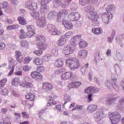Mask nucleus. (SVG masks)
I'll use <instances>...</instances> for the list:
<instances>
[{
    "label": "nucleus",
    "mask_w": 124,
    "mask_h": 124,
    "mask_svg": "<svg viewBox=\"0 0 124 124\" xmlns=\"http://www.w3.org/2000/svg\"><path fill=\"white\" fill-rule=\"evenodd\" d=\"M35 41L39 50H34L33 54L38 57H40L43 54L42 51H45L48 47V45L46 43V38L43 35H37L35 37Z\"/></svg>",
    "instance_id": "1"
},
{
    "label": "nucleus",
    "mask_w": 124,
    "mask_h": 124,
    "mask_svg": "<svg viewBox=\"0 0 124 124\" xmlns=\"http://www.w3.org/2000/svg\"><path fill=\"white\" fill-rule=\"evenodd\" d=\"M81 39V36L76 35L74 36L71 40V44L65 46L63 49V53L64 55H70L74 52L75 46L77 45V43Z\"/></svg>",
    "instance_id": "2"
},
{
    "label": "nucleus",
    "mask_w": 124,
    "mask_h": 124,
    "mask_svg": "<svg viewBox=\"0 0 124 124\" xmlns=\"http://www.w3.org/2000/svg\"><path fill=\"white\" fill-rule=\"evenodd\" d=\"M65 64L70 70H75L80 67V61L75 57H71L65 61Z\"/></svg>",
    "instance_id": "3"
},
{
    "label": "nucleus",
    "mask_w": 124,
    "mask_h": 124,
    "mask_svg": "<svg viewBox=\"0 0 124 124\" xmlns=\"http://www.w3.org/2000/svg\"><path fill=\"white\" fill-rule=\"evenodd\" d=\"M109 116L111 124H117L121 120V114L117 111L109 113Z\"/></svg>",
    "instance_id": "4"
},
{
    "label": "nucleus",
    "mask_w": 124,
    "mask_h": 124,
    "mask_svg": "<svg viewBox=\"0 0 124 124\" xmlns=\"http://www.w3.org/2000/svg\"><path fill=\"white\" fill-rule=\"evenodd\" d=\"M86 10H90L89 14L88 15L89 19L90 20H95L97 16V13L94 11V8L91 6L88 5L87 7H85Z\"/></svg>",
    "instance_id": "5"
},
{
    "label": "nucleus",
    "mask_w": 124,
    "mask_h": 124,
    "mask_svg": "<svg viewBox=\"0 0 124 124\" xmlns=\"http://www.w3.org/2000/svg\"><path fill=\"white\" fill-rule=\"evenodd\" d=\"M70 78H76V75H74L72 72H66L63 73L62 75V80H68V79H70Z\"/></svg>",
    "instance_id": "6"
},
{
    "label": "nucleus",
    "mask_w": 124,
    "mask_h": 124,
    "mask_svg": "<svg viewBox=\"0 0 124 124\" xmlns=\"http://www.w3.org/2000/svg\"><path fill=\"white\" fill-rule=\"evenodd\" d=\"M113 15L112 14L107 12L102 15V19L105 24L109 23V20H112Z\"/></svg>",
    "instance_id": "7"
},
{
    "label": "nucleus",
    "mask_w": 124,
    "mask_h": 124,
    "mask_svg": "<svg viewBox=\"0 0 124 124\" xmlns=\"http://www.w3.org/2000/svg\"><path fill=\"white\" fill-rule=\"evenodd\" d=\"M36 23L39 28H44L46 26V18L44 16H42L38 19Z\"/></svg>",
    "instance_id": "8"
},
{
    "label": "nucleus",
    "mask_w": 124,
    "mask_h": 124,
    "mask_svg": "<svg viewBox=\"0 0 124 124\" xmlns=\"http://www.w3.org/2000/svg\"><path fill=\"white\" fill-rule=\"evenodd\" d=\"M31 77L35 80H41L43 78V76L37 71H34L31 73Z\"/></svg>",
    "instance_id": "9"
},
{
    "label": "nucleus",
    "mask_w": 124,
    "mask_h": 124,
    "mask_svg": "<svg viewBox=\"0 0 124 124\" xmlns=\"http://www.w3.org/2000/svg\"><path fill=\"white\" fill-rule=\"evenodd\" d=\"M68 18L71 21H77L80 18V14L78 13L73 12L69 15Z\"/></svg>",
    "instance_id": "10"
},
{
    "label": "nucleus",
    "mask_w": 124,
    "mask_h": 124,
    "mask_svg": "<svg viewBox=\"0 0 124 124\" xmlns=\"http://www.w3.org/2000/svg\"><path fill=\"white\" fill-rule=\"evenodd\" d=\"M42 89L46 91V92H48L49 91H52L54 89V87L49 82H45L43 84Z\"/></svg>",
    "instance_id": "11"
},
{
    "label": "nucleus",
    "mask_w": 124,
    "mask_h": 124,
    "mask_svg": "<svg viewBox=\"0 0 124 124\" xmlns=\"http://www.w3.org/2000/svg\"><path fill=\"white\" fill-rule=\"evenodd\" d=\"M82 85V82L81 81H74L70 83L68 85V89H73L74 88H78Z\"/></svg>",
    "instance_id": "12"
},
{
    "label": "nucleus",
    "mask_w": 124,
    "mask_h": 124,
    "mask_svg": "<svg viewBox=\"0 0 124 124\" xmlns=\"http://www.w3.org/2000/svg\"><path fill=\"white\" fill-rule=\"evenodd\" d=\"M16 61H17L18 62H19L20 63H21V62H23V60H24V56L23 55V54H22L21 52H20L19 51H16Z\"/></svg>",
    "instance_id": "13"
},
{
    "label": "nucleus",
    "mask_w": 124,
    "mask_h": 124,
    "mask_svg": "<svg viewBox=\"0 0 124 124\" xmlns=\"http://www.w3.org/2000/svg\"><path fill=\"white\" fill-rule=\"evenodd\" d=\"M28 30V37H32L33 35H35V29L32 28L31 26H28L27 27Z\"/></svg>",
    "instance_id": "14"
},
{
    "label": "nucleus",
    "mask_w": 124,
    "mask_h": 124,
    "mask_svg": "<svg viewBox=\"0 0 124 124\" xmlns=\"http://www.w3.org/2000/svg\"><path fill=\"white\" fill-rule=\"evenodd\" d=\"M50 28V32L52 35H60L62 33L61 31H58V29L56 28V26L54 25H51Z\"/></svg>",
    "instance_id": "15"
},
{
    "label": "nucleus",
    "mask_w": 124,
    "mask_h": 124,
    "mask_svg": "<svg viewBox=\"0 0 124 124\" xmlns=\"http://www.w3.org/2000/svg\"><path fill=\"white\" fill-rule=\"evenodd\" d=\"M68 14L66 10H63L62 12H59L58 14L57 19L58 21H60L62 18H64Z\"/></svg>",
    "instance_id": "16"
},
{
    "label": "nucleus",
    "mask_w": 124,
    "mask_h": 124,
    "mask_svg": "<svg viewBox=\"0 0 124 124\" xmlns=\"http://www.w3.org/2000/svg\"><path fill=\"white\" fill-rule=\"evenodd\" d=\"M87 56L88 52L85 49L79 51L78 54V57L79 59H85Z\"/></svg>",
    "instance_id": "17"
},
{
    "label": "nucleus",
    "mask_w": 124,
    "mask_h": 124,
    "mask_svg": "<svg viewBox=\"0 0 124 124\" xmlns=\"http://www.w3.org/2000/svg\"><path fill=\"white\" fill-rule=\"evenodd\" d=\"M62 25H63L64 27L68 30H71V29L73 28V24L67 20H63L62 22Z\"/></svg>",
    "instance_id": "18"
},
{
    "label": "nucleus",
    "mask_w": 124,
    "mask_h": 124,
    "mask_svg": "<svg viewBox=\"0 0 124 124\" xmlns=\"http://www.w3.org/2000/svg\"><path fill=\"white\" fill-rule=\"evenodd\" d=\"M33 62L36 65H42L43 64V60L38 57L35 58Z\"/></svg>",
    "instance_id": "19"
},
{
    "label": "nucleus",
    "mask_w": 124,
    "mask_h": 124,
    "mask_svg": "<svg viewBox=\"0 0 124 124\" xmlns=\"http://www.w3.org/2000/svg\"><path fill=\"white\" fill-rule=\"evenodd\" d=\"M20 34L19 37L20 39H25V38H28V33L25 31V30L21 29L20 30Z\"/></svg>",
    "instance_id": "20"
},
{
    "label": "nucleus",
    "mask_w": 124,
    "mask_h": 124,
    "mask_svg": "<svg viewBox=\"0 0 124 124\" xmlns=\"http://www.w3.org/2000/svg\"><path fill=\"white\" fill-rule=\"evenodd\" d=\"M21 86L22 87H25V88H33V84L31 82L23 81L20 84Z\"/></svg>",
    "instance_id": "21"
},
{
    "label": "nucleus",
    "mask_w": 124,
    "mask_h": 124,
    "mask_svg": "<svg viewBox=\"0 0 124 124\" xmlns=\"http://www.w3.org/2000/svg\"><path fill=\"white\" fill-rule=\"evenodd\" d=\"M25 97L26 99H28V100H30V101H34V100H35V95L31 93H27Z\"/></svg>",
    "instance_id": "22"
},
{
    "label": "nucleus",
    "mask_w": 124,
    "mask_h": 124,
    "mask_svg": "<svg viewBox=\"0 0 124 124\" xmlns=\"http://www.w3.org/2000/svg\"><path fill=\"white\" fill-rule=\"evenodd\" d=\"M92 32L94 34L98 35V34H101L102 33V30L99 28H93L92 29Z\"/></svg>",
    "instance_id": "23"
},
{
    "label": "nucleus",
    "mask_w": 124,
    "mask_h": 124,
    "mask_svg": "<svg viewBox=\"0 0 124 124\" xmlns=\"http://www.w3.org/2000/svg\"><path fill=\"white\" fill-rule=\"evenodd\" d=\"M54 65L56 67H61L63 65V61L62 59H57L54 62Z\"/></svg>",
    "instance_id": "24"
},
{
    "label": "nucleus",
    "mask_w": 124,
    "mask_h": 124,
    "mask_svg": "<svg viewBox=\"0 0 124 124\" xmlns=\"http://www.w3.org/2000/svg\"><path fill=\"white\" fill-rule=\"evenodd\" d=\"M66 43V39L64 38H62L59 39L57 41V45L58 46H63Z\"/></svg>",
    "instance_id": "25"
},
{
    "label": "nucleus",
    "mask_w": 124,
    "mask_h": 124,
    "mask_svg": "<svg viewBox=\"0 0 124 124\" xmlns=\"http://www.w3.org/2000/svg\"><path fill=\"white\" fill-rule=\"evenodd\" d=\"M95 91V88L93 86L87 88L84 91L85 93H94Z\"/></svg>",
    "instance_id": "26"
},
{
    "label": "nucleus",
    "mask_w": 124,
    "mask_h": 124,
    "mask_svg": "<svg viewBox=\"0 0 124 124\" xmlns=\"http://www.w3.org/2000/svg\"><path fill=\"white\" fill-rule=\"evenodd\" d=\"M17 20L19 24L22 26L27 25V20L23 17L19 16L17 18Z\"/></svg>",
    "instance_id": "27"
},
{
    "label": "nucleus",
    "mask_w": 124,
    "mask_h": 124,
    "mask_svg": "<svg viewBox=\"0 0 124 124\" xmlns=\"http://www.w3.org/2000/svg\"><path fill=\"white\" fill-rule=\"evenodd\" d=\"M27 7L29 9H31V10H34V9H36L37 7V3L34 2H32L30 5L27 6Z\"/></svg>",
    "instance_id": "28"
},
{
    "label": "nucleus",
    "mask_w": 124,
    "mask_h": 124,
    "mask_svg": "<svg viewBox=\"0 0 124 124\" xmlns=\"http://www.w3.org/2000/svg\"><path fill=\"white\" fill-rule=\"evenodd\" d=\"M7 82V78H4L0 80V89H2Z\"/></svg>",
    "instance_id": "29"
},
{
    "label": "nucleus",
    "mask_w": 124,
    "mask_h": 124,
    "mask_svg": "<svg viewBox=\"0 0 124 124\" xmlns=\"http://www.w3.org/2000/svg\"><path fill=\"white\" fill-rule=\"evenodd\" d=\"M79 45L80 48H86V47H88V44L87 42L85 41H80L79 42Z\"/></svg>",
    "instance_id": "30"
},
{
    "label": "nucleus",
    "mask_w": 124,
    "mask_h": 124,
    "mask_svg": "<svg viewBox=\"0 0 124 124\" xmlns=\"http://www.w3.org/2000/svg\"><path fill=\"white\" fill-rule=\"evenodd\" d=\"M64 99L65 102H64V103L63 105V106L64 107V106H65L66 103H67V102H69V101H70V100H71V98H70L69 95H65L64 96V99Z\"/></svg>",
    "instance_id": "31"
},
{
    "label": "nucleus",
    "mask_w": 124,
    "mask_h": 124,
    "mask_svg": "<svg viewBox=\"0 0 124 124\" xmlns=\"http://www.w3.org/2000/svg\"><path fill=\"white\" fill-rule=\"evenodd\" d=\"M19 26L18 25H11L7 27V30L8 31H11V30H16V29H19Z\"/></svg>",
    "instance_id": "32"
},
{
    "label": "nucleus",
    "mask_w": 124,
    "mask_h": 124,
    "mask_svg": "<svg viewBox=\"0 0 124 124\" xmlns=\"http://www.w3.org/2000/svg\"><path fill=\"white\" fill-rule=\"evenodd\" d=\"M88 109H89L90 111L93 112V111H95V110L97 109V106L95 105H91L88 107Z\"/></svg>",
    "instance_id": "33"
},
{
    "label": "nucleus",
    "mask_w": 124,
    "mask_h": 124,
    "mask_svg": "<svg viewBox=\"0 0 124 124\" xmlns=\"http://www.w3.org/2000/svg\"><path fill=\"white\" fill-rule=\"evenodd\" d=\"M19 83H20V80L18 78H15L13 79V81H12V84L14 86H17Z\"/></svg>",
    "instance_id": "34"
},
{
    "label": "nucleus",
    "mask_w": 124,
    "mask_h": 124,
    "mask_svg": "<svg viewBox=\"0 0 124 124\" xmlns=\"http://www.w3.org/2000/svg\"><path fill=\"white\" fill-rule=\"evenodd\" d=\"M31 15L33 19H38L39 18V13L37 12H33L31 13Z\"/></svg>",
    "instance_id": "35"
},
{
    "label": "nucleus",
    "mask_w": 124,
    "mask_h": 124,
    "mask_svg": "<svg viewBox=\"0 0 124 124\" xmlns=\"http://www.w3.org/2000/svg\"><path fill=\"white\" fill-rule=\"evenodd\" d=\"M95 116H96L97 118L103 117H104V113L102 111H98L95 113Z\"/></svg>",
    "instance_id": "36"
},
{
    "label": "nucleus",
    "mask_w": 124,
    "mask_h": 124,
    "mask_svg": "<svg viewBox=\"0 0 124 124\" xmlns=\"http://www.w3.org/2000/svg\"><path fill=\"white\" fill-rule=\"evenodd\" d=\"M0 124H11V122L9 118H7L4 119L3 122H0Z\"/></svg>",
    "instance_id": "37"
},
{
    "label": "nucleus",
    "mask_w": 124,
    "mask_h": 124,
    "mask_svg": "<svg viewBox=\"0 0 124 124\" xmlns=\"http://www.w3.org/2000/svg\"><path fill=\"white\" fill-rule=\"evenodd\" d=\"M79 2L81 5H86L90 2V0H80Z\"/></svg>",
    "instance_id": "38"
},
{
    "label": "nucleus",
    "mask_w": 124,
    "mask_h": 124,
    "mask_svg": "<svg viewBox=\"0 0 124 124\" xmlns=\"http://www.w3.org/2000/svg\"><path fill=\"white\" fill-rule=\"evenodd\" d=\"M32 60V58H31V57L30 56H28L25 58L24 61V63H29V62H31V61Z\"/></svg>",
    "instance_id": "39"
},
{
    "label": "nucleus",
    "mask_w": 124,
    "mask_h": 124,
    "mask_svg": "<svg viewBox=\"0 0 124 124\" xmlns=\"http://www.w3.org/2000/svg\"><path fill=\"white\" fill-rule=\"evenodd\" d=\"M73 35V33L72 32H67L65 33L64 37L65 38H70V37H72Z\"/></svg>",
    "instance_id": "40"
},
{
    "label": "nucleus",
    "mask_w": 124,
    "mask_h": 124,
    "mask_svg": "<svg viewBox=\"0 0 124 124\" xmlns=\"http://www.w3.org/2000/svg\"><path fill=\"white\" fill-rule=\"evenodd\" d=\"M51 54H47L46 56L43 57V59L46 62H49L51 60Z\"/></svg>",
    "instance_id": "41"
},
{
    "label": "nucleus",
    "mask_w": 124,
    "mask_h": 124,
    "mask_svg": "<svg viewBox=\"0 0 124 124\" xmlns=\"http://www.w3.org/2000/svg\"><path fill=\"white\" fill-rule=\"evenodd\" d=\"M37 70L39 72H44L45 71V67L43 66H40L37 67Z\"/></svg>",
    "instance_id": "42"
},
{
    "label": "nucleus",
    "mask_w": 124,
    "mask_h": 124,
    "mask_svg": "<svg viewBox=\"0 0 124 124\" xmlns=\"http://www.w3.org/2000/svg\"><path fill=\"white\" fill-rule=\"evenodd\" d=\"M57 104V102H53V100H49L47 104V106H51V105H56Z\"/></svg>",
    "instance_id": "43"
},
{
    "label": "nucleus",
    "mask_w": 124,
    "mask_h": 124,
    "mask_svg": "<svg viewBox=\"0 0 124 124\" xmlns=\"http://www.w3.org/2000/svg\"><path fill=\"white\" fill-rule=\"evenodd\" d=\"M115 8H116V7H115L114 5H110L106 8V10L107 11H110V10H113V9H115Z\"/></svg>",
    "instance_id": "44"
},
{
    "label": "nucleus",
    "mask_w": 124,
    "mask_h": 124,
    "mask_svg": "<svg viewBox=\"0 0 124 124\" xmlns=\"http://www.w3.org/2000/svg\"><path fill=\"white\" fill-rule=\"evenodd\" d=\"M21 45L22 47H28L29 43L27 41H23L21 42Z\"/></svg>",
    "instance_id": "45"
},
{
    "label": "nucleus",
    "mask_w": 124,
    "mask_h": 124,
    "mask_svg": "<svg viewBox=\"0 0 124 124\" xmlns=\"http://www.w3.org/2000/svg\"><path fill=\"white\" fill-rule=\"evenodd\" d=\"M23 71H25V72H27V71H30L31 70V67L25 65L23 67Z\"/></svg>",
    "instance_id": "46"
},
{
    "label": "nucleus",
    "mask_w": 124,
    "mask_h": 124,
    "mask_svg": "<svg viewBox=\"0 0 124 124\" xmlns=\"http://www.w3.org/2000/svg\"><path fill=\"white\" fill-rule=\"evenodd\" d=\"M82 106L77 105V106L72 109V111H75V110H82Z\"/></svg>",
    "instance_id": "47"
},
{
    "label": "nucleus",
    "mask_w": 124,
    "mask_h": 124,
    "mask_svg": "<svg viewBox=\"0 0 124 124\" xmlns=\"http://www.w3.org/2000/svg\"><path fill=\"white\" fill-rule=\"evenodd\" d=\"M49 0H43L41 1V5H45L48 4L49 3Z\"/></svg>",
    "instance_id": "48"
},
{
    "label": "nucleus",
    "mask_w": 124,
    "mask_h": 124,
    "mask_svg": "<svg viewBox=\"0 0 124 124\" xmlns=\"http://www.w3.org/2000/svg\"><path fill=\"white\" fill-rule=\"evenodd\" d=\"M2 94L3 95H7L8 94V90L6 89H4L2 90Z\"/></svg>",
    "instance_id": "49"
},
{
    "label": "nucleus",
    "mask_w": 124,
    "mask_h": 124,
    "mask_svg": "<svg viewBox=\"0 0 124 124\" xmlns=\"http://www.w3.org/2000/svg\"><path fill=\"white\" fill-rule=\"evenodd\" d=\"M55 108L59 112H62V106L61 105H56Z\"/></svg>",
    "instance_id": "50"
},
{
    "label": "nucleus",
    "mask_w": 124,
    "mask_h": 124,
    "mask_svg": "<svg viewBox=\"0 0 124 124\" xmlns=\"http://www.w3.org/2000/svg\"><path fill=\"white\" fill-rule=\"evenodd\" d=\"M9 69H11L9 75H12L13 74V72H14V66H12V67L10 66Z\"/></svg>",
    "instance_id": "51"
},
{
    "label": "nucleus",
    "mask_w": 124,
    "mask_h": 124,
    "mask_svg": "<svg viewBox=\"0 0 124 124\" xmlns=\"http://www.w3.org/2000/svg\"><path fill=\"white\" fill-rule=\"evenodd\" d=\"M93 94H90L88 95V100L89 102H91V101H93Z\"/></svg>",
    "instance_id": "52"
},
{
    "label": "nucleus",
    "mask_w": 124,
    "mask_h": 124,
    "mask_svg": "<svg viewBox=\"0 0 124 124\" xmlns=\"http://www.w3.org/2000/svg\"><path fill=\"white\" fill-rule=\"evenodd\" d=\"M22 74L23 73L22 72V71H18L15 73V75L17 76H22Z\"/></svg>",
    "instance_id": "53"
},
{
    "label": "nucleus",
    "mask_w": 124,
    "mask_h": 124,
    "mask_svg": "<svg viewBox=\"0 0 124 124\" xmlns=\"http://www.w3.org/2000/svg\"><path fill=\"white\" fill-rule=\"evenodd\" d=\"M22 115L23 116V118H25L26 119H29V114L27 113L26 112H22Z\"/></svg>",
    "instance_id": "54"
},
{
    "label": "nucleus",
    "mask_w": 124,
    "mask_h": 124,
    "mask_svg": "<svg viewBox=\"0 0 124 124\" xmlns=\"http://www.w3.org/2000/svg\"><path fill=\"white\" fill-rule=\"evenodd\" d=\"M8 110L7 109V108H2L1 109V112L2 113V114H6V112H8Z\"/></svg>",
    "instance_id": "55"
},
{
    "label": "nucleus",
    "mask_w": 124,
    "mask_h": 124,
    "mask_svg": "<svg viewBox=\"0 0 124 124\" xmlns=\"http://www.w3.org/2000/svg\"><path fill=\"white\" fill-rule=\"evenodd\" d=\"M7 6H8V4L7 2H3V3H2L3 8H7Z\"/></svg>",
    "instance_id": "56"
},
{
    "label": "nucleus",
    "mask_w": 124,
    "mask_h": 124,
    "mask_svg": "<svg viewBox=\"0 0 124 124\" xmlns=\"http://www.w3.org/2000/svg\"><path fill=\"white\" fill-rule=\"evenodd\" d=\"M0 49H3V48H5V44L4 43H2L0 44Z\"/></svg>",
    "instance_id": "57"
},
{
    "label": "nucleus",
    "mask_w": 124,
    "mask_h": 124,
    "mask_svg": "<svg viewBox=\"0 0 124 124\" xmlns=\"http://www.w3.org/2000/svg\"><path fill=\"white\" fill-rule=\"evenodd\" d=\"M33 105H34V104L33 102L31 104H27V106H28V108H31V107H32L33 106Z\"/></svg>",
    "instance_id": "58"
},
{
    "label": "nucleus",
    "mask_w": 124,
    "mask_h": 124,
    "mask_svg": "<svg viewBox=\"0 0 124 124\" xmlns=\"http://www.w3.org/2000/svg\"><path fill=\"white\" fill-rule=\"evenodd\" d=\"M106 54L108 56H111V50L108 49Z\"/></svg>",
    "instance_id": "59"
},
{
    "label": "nucleus",
    "mask_w": 124,
    "mask_h": 124,
    "mask_svg": "<svg viewBox=\"0 0 124 124\" xmlns=\"http://www.w3.org/2000/svg\"><path fill=\"white\" fill-rule=\"evenodd\" d=\"M4 30L2 29H0V35L3 34Z\"/></svg>",
    "instance_id": "60"
},
{
    "label": "nucleus",
    "mask_w": 124,
    "mask_h": 124,
    "mask_svg": "<svg viewBox=\"0 0 124 124\" xmlns=\"http://www.w3.org/2000/svg\"><path fill=\"white\" fill-rule=\"evenodd\" d=\"M15 115L16 117H18V118H21V114L18 113H15Z\"/></svg>",
    "instance_id": "61"
},
{
    "label": "nucleus",
    "mask_w": 124,
    "mask_h": 124,
    "mask_svg": "<svg viewBox=\"0 0 124 124\" xmlns=\"http://www.w3.org/2000/svg\"><path fill=\"white\" fill-rule=\"evenodd\" d=\"M20 124H30V123L29 122V121H25L23 122H21Z\"/></svg>",
    "instance_id": "62"
},
{
    "label": "nucleus",
    "mask_w": 124,
    "mask_h": 124,
    "mask_svg": "<svg viewBox=\"0 0 124 124\" xmlns=\"http://www.w3.org/2000/svg\"><path fill=\"white\" fill-rule=\"evenodd\" d=\"M76 104L75 103H73L71 104V105L69 106V108H72V107H74L75 106Z\"/></svg>",
    "instance_id": "63"
},
{
    "label": "nucleus",
    "mask_w": 124,
    "mask_h": 124,
    "mask_svg": "<svg viewBox=\"0 0 124 124\" xmlns=\"http://www.w3.org/2000/svg\"><path fill=\"white\" fill-rule=\"evenodd\" d=\"M42 8L44 10L47 9V5H42Z\"/></svg>",
    "instance_id": "64"
}]
</instances>
